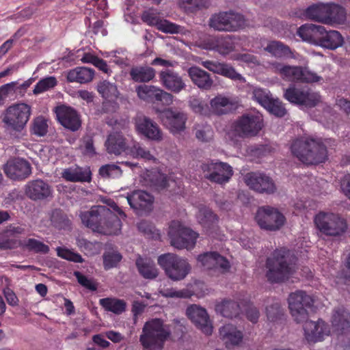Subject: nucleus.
Segmentation results:
<instances>
[{
    "instance_id": "nucleus-1",
    "label": "nucleus",
    "mask_w": 350,
    "mask_h": 350,
    "mask_svg": "<svg viewBox=\"0 0 350 350\" xmlns=\"http://www.w3.org/2000/svg\"><path fill=\"white\" fill-rule=\"evenodd\" d=\"M82 223L93 231L111 235L120 232L122 227L120 219L105 206H94L90 211L80 214Z\"/></svg>"
},
{
    "instance_id": "nucleus-2",
    "label": "nucleus",
    "mask_w": 350,
    "mask_h": 350,
    "mask_svg": "<svg viewBox=\"0 0 350 350\" xmlns=\"http://www.w3.org/2000/svg\"><path fill=\"white\" fill-rule=\"evenodd\" d=\"M291 150L293 156L306 165L324 163L327 159L325 145L313 138L301 137L295 139L291 144Z\"/></svg>"
},
{
    "instance_id": "nucleus-3",
    "label": "nucleus",
    "mask_w": 350,
    "mask_h": 350,
    "mask_svg": "<svg viewBox=\"0 0 350 350\" xmlns=\"http://www.w3.org/2000/svg\"><path fill=\"white\" fill-rule=\"evenodd\" d=\"M266 277L271 283H281L288 280L293 273L292 256L285 247L275 250L266 260Z\"/></svg>"
},
{
    "instance_id": "nucleus-4",
    "label": "nucleus",
    "mask_w": 350,
    "mask_h": 350,
    "mask_svg": "<svg viewBox=\"0 0 350 350\" xmlns=\"http://www.w3.org/2000/svg\"><path fill=\"white\" fill-rule=\"evenodd\" d=\"M170 334L164 328L163 321L154 319L144 324L139 341L146 350H161Z\"/></svg>"
},
{
    "instance_id": "nucleus-5",
    "label": "nucleus",
    "mask_w": 350,
    "mask_h": 350,
    "mask_svg": "<svg viewBox=\"0 0 350 350\" xmlns=\"http://www.w3.org/2000/svg\"><path fill=\"white\" fill-rule=\"evenodd\" d=\"M304 15L308 19L324 24L342 23L346 18L345 9L334 3L313 4L305 10Z\"/></svg>"
},
{
    "instance_id": "nucleus-6",
    "label": "nucleus",
    "mask_w": 350,
    "mask_h": 350,
    "mask_svg": "<svg viewBox=\"0 0 350 350\" xmlns=\"http://www.w3.org/2000/svg\"><path fill=\"white\" fill-rule=\"evenodd\" d=\"M314 222L318 230L328 237H341L348 229L347 220L336 213L320 212L314 217Z\"/></svg>"
},
{
    "instance_id": "nucleus-7",
    "label": "nucleus",
    "mask_w": 350,
    "mask_h": 350,
    "mask_svg": "<svg viewBox=\"0 0 350 350\" xmlns=\"http://www.w3.org/2000/svg\"><path fill=\"white\" fill-rule=\"evenodd\" d=\"M31 111V107L26 103L13 104L3 113L2 122L7 129L20 133L28 122Z\"/></svg>"
},
{
    "instance_id": "nucleus-8",
    "label": "nucleus",
    "mask_w": 350,
    "mask_h": 350,
    "mask_svg": "<svg viewBox=\"0 0 350 350\" xmlns=\"http://www.w3.org/2000/svg\"><path fill=\"white\" fill-rule=\"evenodd\" d=\"M157 262L166 275L174 281L183 280L191 270L187 260L171 253L161 254L158 257Z\"/></svg>"
},
{
    "instance_id": "nucleus-9",
    "label": "nucleus",
    "mask_w": 350,
    "mask_h": 350,
    "mask_svg": "<svg viewBox=\"0 0 350 350\" xmlns=\"http://www.w3.org/2000/svg\"><path fill=\"white\" fill-rule=\"evenodd\" d=\"M288 303L292 317L297 323H300L308 319V310L312 308L314 300L306 291L298 290L289 295Z\"/></svg>"
},
{
    "instance_id": "nucleus-10",
    "label": "nucleus",
    "mask_w": 350,
    "mask_h": 350,
    "mask_svg": "<svg viewBox=\"0 0 350 350\" xmlns=\"http://www.w3.org/2000/svg\"><path fill=\"white\" fill-rule=\"evenodd\" d=\"M171 244L178 249H192L196 243L198 233L183 226L179 221H172L168 230Z\"/></svg>"
},
{
    "instance_id": "nucleus-11",
    "label": "nucleus",
    "mask_w": 350,
    "mask_h": 350,
    "mask_svg": "<svg viewBox=\"0 0 350 350\" xmlns=\"http://www.w3.org/2000/svg\"><path fill=\"white\" fill-rule=\"evenodd\" d=\"M210 27L218 31H236L245 25L244 16L233 11L219 12L212 16Z\"/></svg>"
},
{
    "instance_id": "nucleus-12",
    "label": "nucleus",
    "mask_w": 350,
    "mask_h": 350,
    "mask_svg": "<svg viewBox=\"0 0 350 350\" xmlns=\"http://www.w3.org/2000/svg\"><path fill=\"white\" fill-rule=\"evenodd\" d=\"M274 68L285 81L300 83H314L319 81L321 79V77L315 72H312L306 68L301 66H292L277 63Z\"/></svg>"
},
{
    "instance_id": "nucleus-13",
    "label": "nucleus",
    "mask_w": 350,
    "mask_h": 350,
    "mask_svg": "<svg viewBox=\"0 0 350 350\" xmlns=\"http://www.w3.org/2000/svg\"><path fill=\"white\" fill-rule=\"evenodd\" d=\"M284 97L291 103L312 107L320 102V95L308 88L291 85L284 92Z\"/></svg>"
},
{
    "instance_id": "nucleus-14",
    "label": "nucleus",
    "mask_w": 350,
    "mask_h": 350,
    "mask_svg": "<svg viewBox=\"0 0 350 350\" xmlns=\"http://www.w3.org/2000/svg\"><path fill=\"white\" fill-rule=\"evenodd\" d=\"M262 127V117L254 113L243 114L233 123L234 131L241 137L256 136Z\"/></svg>"
},
{
    "instance_id": "nucleus-15",
    "label": "nucleus",
    "mask_w": 350,
    "mask_h": 350,
    "mask_svg": "<svg viewBox=\"0 0 350 350\" xmlns=\"http://www.w3.org/2000/svg\"><path fill=\"white\" fill-rule=\"evenodd\" d=\"M255 219L262 229L274 231L279 230L284 224V216L277 208L269 206L260 207Z\"/></svg>"
},
{
    "instance_id": "nucleus-16",
    "label": "nucleus",
    "mask_w": 350,
    "mask_h": 350,
    "mask_svg": "<svg viewBox=\"0 0 350 350\" xmlns=\"http://www.w3.org/2000/svg\"><path fill=\"white\" fill-rule=\"evenodd\" d=\"M204 172L209 174L205 177L212 183L220 185L228 183L233 175L232 167L227 163L218 161L208 162L201 166Z\"/></svg>"
},
{
    "instance_id": "nucleus-17",
    "label": "nucleus",
    "mask_w": 350,
    "mask_h": 350,
    "mask_svg": "<svg viewBox=\"0 0 350 350\" xmlns=\"http://www.w3.org/2000/svg\"><path fill=\"white\" fill-rule=\"evenodd\" d=\"M18 247L36 254H46L50 250L49 245L33 238H29L23 241L17 239H0L1 250H13Z\"/></svg>"
},
{
    "instance_id": "nucleus-18",
    "label": "nucleus",
    "mask_w": 350,
    "mask_h": 350,
    "mask_svg": "<svg viewBox=\"0 0 350 350\" xmlns=\"http://www.w3.org/2000/svg\"><path fill=\"white\" fill-rule=\"evenodd\" d=\"M136 132L144 137L154 142H160L163 139V133L158 124L150 118L138 114L134 118Z\"/></svg>"
},
{
    "instance_id": "nucleus-19",
    "label": "nucleus",
    "mask_w": 350,
    "mask_h": 350,
    "mask_svg": "<svg viewBox=\"0 0 350 350\" xmlns=\"http://www.w3.org/2000/svg\"><path fill=\"white\" fill-rule=\"evenodd\" d=\"M138 97L145 101H154L164 105H170L174 100V96L154 85H140L136 88Z\"/></svg>"
},
{
    "instance_id": "nucleus-20",
    "label": "nucleus",
    "mask_w": 350,
    "mask_h": 350,
    "mask_svg": "<svg viewBox=\"0 0 350 350\" xmlns=\"http://www.w3.org/2000/svg\"><path fill=\"white\" fill-rule=\"evenodd\" d=\"M332 329L338 336L349 339L350 336V312L343 306L335 307L331 316Z\"/></svg>"
},
{
    "instance_id": "nucleus-21",
    "label": "nucleus",
    "mask_w": 350,
    "mask_h": 350,
    "mask_svg": "<svg viewBox=\"0 0 350 350\" xmlns=\"http://www.w3.org/2000/svg\"><path fill=\"white\" fill-rule=\"evenodd\" d=\"M245 183L250 189L259 193L273 194L276 191L273 179L264 173H247L245 176Z\"/></svg>"
},
{
    "instance_id": "nucleus-22",
    "label": "nucleus",
    "mask_w": 350,
    "mask_h": 350,
    "mask_svg": "<svg viewBox=\"0 0 350 350\" xmlns=\"http://www.w3.org/2000/svg\"><path fill=\"white\" fill-rule=\"evenodd\" d=\"M5 175L14 180H22L27 178L31 173L30 163L24 159L14 158L9 159L3 165Z\"/></svg>"
},
{
    "instance_id": "nucleus-23",
    "label": "nucleus",
    "mask_w": 350,
    "mask_h": 350,
    "mask_svg": "<svg viewBox=\"0 0 350 350\" xmlns=\"http://www.w3.org/2000/svg\"><path fill=\"white\" fill-rule=\"evenodd\" d=\"M58 122L66 129L72 131H76L81 126L80 116L72 107L61 105L55 109Z\"/></svg>"
},
{
    "instance_id": "nucleus-24",
    "label": "nucleus",
    "mask_w": 350,
    "mask_h": 350,
    "mask_svg": "<svg viewBox=\"0 0 350 350\" xmlns=\"http://www.w3.org/2000/svg\"><path fill=\"white\" fill-rule=\"evenodd\" d=\"M188 318L206 335H211L213 326L206 310L196 304L189 306L186 310Z\"/></svg>"
},
{
    "instance_id": "nucleus-25",
    "label": "nucleus",
    "mask_w": 350,
    "mask_h": 350,
    "mask_svg": "<svg viewBox=\"0 0 350 350\" xmlns=\"http://www.w3.org/2000/svg\"><path fill=\"white\" fill-rule=\"evenodd\" d=\"M304 325V335L309 343H315L322 341L325 336L330 334V329L328 325L321 319L317 321H306Z\"/></svg>"
},
{
    "instance_id": "nucleus-26",
    "label": "nucleus",
    "mask_w": 350,
    "mask_h": 350,
    "mask_svg": "<svg viewBox=\"0 0 350 350\" xmlns=\"http://www.w3.org/2000/svg\"><path fill=\"white\" fill-rule=\"evenodd\" d=\"M105 146L109 154L119 156L122 154H128L130 144L129 139L122 132L113 131L108 135Z\"/></svg>"
},
{
    "instance_id": "nucleus-27",
    "label": "nucleus",
    "mask_w": 350,
    "mask_h": 350,
    "mask_svg": "<svg viewBox=\"0 0 350 350\" xmlns=\"http://www.w3.org/2000/svg\"><path fill=\"white\" fill-rule=\"evenodd\" d=\"M159 82L168 91L178 94L185 89L186 85L182 77L171 69H165L159 73Z\"/></svg>"
},
{
    "instance_id": "nucleus-28",
    "label": "nucleus",
    "mask_w": 350,
    "mask_h": 350,
    "mask_svg": "<svg viewBox=\"0 0 350 350\" xmlns=\"http://www.w3.org/2000/svg\"><path fill=\"white\" fill-rule=\"evenodd\" d=\"M198 260L206 269H220L221 273L228 272L230 268L229 261L217 252H208L200 254Z\"/></svg>"
},
{
    "instance_id": "nucleus-29",
    "label": "nucleus",
    "mask_w": 350,
    "mask_h": 350,
    "mask_svg": "<svg viewBox=\"0 0 350 350\" xmlns=\"http://www.w3.org/2000/svg\"><path fill=\"white\" fill-rule=\"evenodd\" d=\"M126 199L130 206L136 211L146 213L152 208L154 198L146 191H134L128 194Z\"/></svg>"
},
{
    "instance_id": "nucleus-30",
    "label": "nucleus",
    "mask_w": 350,
    "mask_h": 350,
    "mask_svg": "<svg viewBox=\"0 0 350 350\" xmlns=\"http://www.w3.org/2000/svg\"><path fill=\"white\" fill-rule=\"evenodd\" d=\"M25 193L33 200H44L51 196L52 188L46 182L36 179L26 185Z\"/></svg>"
},
{
    "instance_id": "nucleus-31",
    "label": "nucleus",
    "mask_w": 350,
    "mask_h": 350,
    "mask_svg": "<svg viewBox=\"0 0 350 350\" xmlns=\"http://www.w3.org/2000/svg\"><path fill=\"white\" fill-rule=\"evenodd\" d=\"M220 339L227 348L239 345L243 340V334L232 324H226L219 328Z\"/></svg>"
},
{
    "instance_id": "nucleus-32",
    "label": "nucleus",
    "mask_w": 350,
    "mask_h": 350,
    "mask_svg": "<svg viewBox=\"0 0 350 350\" xmlns=\"http://www.w3.org/2000/svg\"><path fill=\"white\" fill-rule=\"evenodd\" d=\"M323 26L314 24H304L297 29V34L303 41L317 46Z\"/></svg>"
},
{
    "instance_id": "nucleus-33",
    "label": "nucleus",
    "mask_w": 350,
    "mask_h": 350,
    "mask_svg": "<svg viewBox=\"0 0 350 350\" xmlns=\"http://www.w3.org/2000/svg\"><path fill=\"white\" fill-rule=\"evenodd\" d=\"M191 81L201 90H210L213 84L211 75L198 66H191L188 70Z\"/></svg>"
},
{
    "instance_id": "nucleus-34",
    "label": "nucleus",
    "mask_w": 350,
    "mask_h": 350,
    "mask_svg": "<svg viewBox=\"0 0 350 350\" xmlns=\"http://www.w3.org/2000/svg\"><path fill=\"white\" fill-rule=\"evenodd\" d=\"M317 46L325 49L334 50L342 46L344 42L340 32L336 30H326L323 27Z\"/></svg>"
},
{
    "instance_id": "nucleus-35",
    "label": "nucleus",
    "mask_w": 350,
    "mask_h": 350,
    "mask_svg": "<svg viewBox=\"0 0 350 350\" xmlns=\"http://www.w3.org/2000/svg\"><path fill=\"white\" fill-rule=\"evenodd\" d=\"M166 123L173 134L183 131L187 120V115L180 111L168 109L165 111Z\"/></svg>"
},
{
    "instance_id": "nucleus-36",
    "label": "nucleus",
    "mask_w": 350,
    "mask_h": 350,
    "mask_svg": "<svg viewBox=\"0 0 350 350\" xmlns=\"http://www.w3.org/2000/svg\"><path fill=\"white\" fill-rule=\"evenodd\" d=\"M156 75V70L148 66H133L129 71L131 79L136 83H148L152 81Z\"/></svg>"
},
{
    "instance_id": "nucleus-37",
    "label": "nucleus",
    "mask_w": 350,
    "mask_h": 350,
    "mask_svg": "<svg viewBox=\"0 0 350 350\" xmlns=\"http://www.w3.org/2000/svg\"><path fill=\"white\" fill-rule=\"evenodd\" d=\"M94 70L88 67H77L70 70L67 75L69 82L86 83L90 82L94 77Z\"/></svg>"
},
{
    "instance_id": "nucleus-38",
    "label": "nucleus",
    "mask_w": 350,
    "mask_h": 350,
    "mask_svg": "<svg viewBox=\"0 0 350 350\" xmlns=\"http://www.w3.org/2000/svg\"><path fill=\"white\" fill-rule=\"evenodd\" d=\"M215 310L226 318L232 319L239 315L241 309L238 302L231 299H224L215 306Z\"/></svg>"
},
{
    "instance_id": "nucleus-39",
    "label": "nucleus",
    "mask_w": 350,
    "mask_h": 350,
    "mask_svg": "<svg viewBox=\"0 0 350 350\" xmlns=\"http://www.w3.org/2000/svg\"><path fill=\"white\" fill-rule=\"evenodd\" d=\"M135 265L139 274L146 279L152 280L158 276V269L151 260L139 256Z\"/></svg>"
},
{
    "instance_id": "nucleus-40",
    "label": "nucleus",
    "mask_w": 350,
    "mask_h": 350,
    "mask_svg": "<svg viewBox=\"0 0 350 350\" xmlns=\"http://www.w3.org/2000/svg\"><path fill=\"white\" fill-rule=\"evenodd\" d=\"M211 111L217 115L226 114L233 107L232 102L227 97L218 95L210 101Z\"/></svg>"
},
{
    "instance_id": "nucleus-41",
    "label": "nucleus",
    "mask_w": 350,
    "mask_h": 350,
    "mask_svg": "<svg viewBox=\"0 0 350 350\" xmlns=\"http://www.w3.org/2000/svg\"><path fill=\"white\" fill-rule=\"evenodd\" d=\"M62 177L70 182H90L91 172L81 167L67 168L64 170Z\"/></svg>"
},
{
    "instance_id": "nucleus-42",
    "label": "nucleus",
    "mask_w": 350,
    "mask_h": 350,
    "mask_svg": "<svg viewBox=\"0 0 350 350\" xmlns=\"http://www.w3.org/2000/svg\"><path fill=\"white\" fill-rule=\"evenodd\" d=\"M99 304L107 312L120 314L126 310V303L116 297H106L99 299Z\"/></svg>"
},
{
    "instance_id": "nucleus-43",
    "label": "nucleus",
    "mask_w": 350,
    "mask_h": 350,
    "mask_svg": "<svg viewBox=\"0 0 350 350\" xmlns=\"http://www.w3.org/2000/svg\"><path fill=\"white\" fill-rule=\"evenodd\" d=\"M265 50L277 58L289 57L293 55V52L288 45L277 40L270 41Z\"/></svg>"
},
{
    "instance_id": "nucleus-44",
    "label": "nucleus",
    "mask_w": 350,
    "mask_h": 350,
    "mask_svg": "<svg viewBox=\"0 0 350 350\" xmlns=\"http://www.w3.org/2000/svg\"><path fill=\"white\" fill-rule=\"evenodd\" d=\"M200 224L204 228H213L218 221L217 216L208 207L203 206L199 209L197 215Z\"/></svg>"
},
{
    "instance_id": "nucleus-45",
    "label": "nucleus",
    "mask_w": 350,
    "mask_h": 350,
    "mask_svg": "<svg viewBox=\"0 0 350 350\" xmlns=\"http://www.w3.org/2000/svg\"><path fill=\"white\" fill-rule=\"evenodd\" d=\"M97 91L105 100H113L118 96V90L116 85L106 80L98 83Z\"/></svg>"
},
{
    "instance_id": "nucleus-46",
    "label": "nucleus",
    "mask_w": 350,
    "mask_h": 350,
    "mask_svg": "<svg viewBox=\"0 0 350 350\" xmlns=\"http://www.w3.org/2000/svg\"><path fill=\"white\" fill-rule=\"evenodd\" d=\"M127 154H130L133 158L142 159L145 161L154 160V157L150 153V151L139 142H134L130 145Z\"/></svg>"
},
{
    "instance_id": "nucleus-47",
    "label": "nucleus",
    "mask_w": 350,
    "mask_h": 350,
    "mask_svg": "<svg viewBox=\"0 0 350 350\" xmlns=\"http://www.w3.org/2000/svg\"><path fill=\"white\" fill-rule=\"evenodd\" d=\"M98 173L103 178H118L122 175V170L115 163H108L102 165L99 168Z\"/></svg>"
},
{
    "instance_id": "nucleus-48",
    "label": "nucleus",
    "mask_w": 350,
    "mask_h": 350,
    "mask_svg": "<svg viewBox=\"0 0 350 350\" xmlns=\"http://www.w3.org/2000/svg\"><path fill=\"white\" fill-rule=\"evenodd\" d=\"M52 224L58 229H66L70 226V221L61 209H55L51 214Z\"/></svg>"
},
{
    "instance_id": "nucleus-49",
    "label": "nucleus",
    "mask_w": 350,
    "mask_h": 350,
    "mask_svg": "<svg viewBox=\"0 0 350 350\" xmlns=\"http://www.w3.org/2000/svg\"><path fill=\"white\" fill-rule=\"evenodd\" d=\"M138 230L148 238L159 239L160 238L159 231L155 228L154 225L146 220H142L137 224Z\"/></svg>"
},
{
    "instance_id": "nucleus-50",
    "label": "nucleus",
    "mask_w": 350,
    "mask_h": 350,
    "mask_svg": "<svg viewBox=\"0 0 350 350\" xmlns=\"http://www.w3.org/2000/svg\"><path fill=\"white\" fill-rule=\"evenodd\" d=\"M57 81L55 77H47L40 79L35 85L33 92L39 94L56 86Z\"/></svg>"
},
{
    "instance_id": "nucleus-51",
    "label": "nucleus",
    "mask_w": 350,
    "mask_h": 350,
    "mask_svg": "<svg viewBox=\"0 0 350 350\" xmlns=\"http://www.w3.org/2000/svg\"><path fill=\"white\" fill-rule=\"evenodd\" d=\"M214 131L211 125H198L196 128V137L202 142H209L213 138Z\"/></svg>"
},
{
    "instance_id": "nucleus-52",
    "label": "nucleus",
    "mask_w": 350,
    "mask_h": 350,
    "mask_svg": "<svg viewBox=\"0 0 350 350\" xmlns=\"http://www.w3.org/2000/svg\"><path fill=\"white\" fill-rule=\"evenodd\" d=\"M271 114L282 118L284 117L286 113V109L284 106V104L278 98H273L270 103L265 107Z\"/></svg>"
},
{
    "instance_id": "nucleus-53",
    "label": "nucleus",
    "mask_w": 350,
    "mask_h": 350,
    "mask_svg": "<svg viewBox=\"0 0 350 350\" xmlns=\"http://www.w3.org/2000/svg\"><path fill=\"white\" fill-rule=\"evenodd\" d=\"M219 68L218 75H221L234 81H245L242 75L238 73L232 66L228 64L221 63Z\"/></svg>"
},
{
    "instance_id": "nucleus-54",
    "label": "nucleus",
    "mask_w": 350,
    "mask_h": 350,
    "mask_svg": "<svg viewBox=\"0 0 350 350\" xmlns=\"http://www.w3.org/2000/svg\"><path fill=\"white\" fill-rule=\"evenodd\" d=\"M122 255L116 252H107L103 254V266L105 270H109L117 266L122 260Z\"/></svg>"
},
{
    "instance_id": "nucleus-55",
    "label": "nucleus",
    "mask_w": 350,
    "mask_h": 350,
    "mask_svg": "<svg viewBox=\"0 0 350 350\" xmlns=\"http://www.w3.org/2000/svg\"><path fill=\"white\" fill-rule=\"evenodd\" d=\"M234 49V42L231 36L219 37L217 52L222 55H226Z\"/></svg>"
},
{
    "instance_id": "nucleus-56",
    "label": "nucleus",
    "mask_w": 350,
    "mask_h": 350,
    "mask_svg": "<svg viewBox=\"0 0 350 350\" xmlns=\"http://www.w3.org/2000/svg\"><path fill=\"white\" fill-rule=\"evenodd\" d=\"M57 254L59 257L71 262H83L84 261L79 254L74 252L67 248L58 247L57 248Z\"/></svg>"
},
{
    "instance_id": "nucleus-57",
    "label": "nucleus",
    "mask_w": 350,
    "mask_h": 350,
    "mask_svg": "<svg viewBox=\"0 0 350 350\" xmlns=\"http://www.w3.org/2000/svg\"><path fill=\"white\" fill-rule=\"evenodd\" d=\"M253 97L263 107H265L270 103L273 98L269 91L262 88H256L253 91Z\"/></svg>"
},
{
    "instance_id": "nucleus-58",
    "label": "nucleus",
    "mask_w": 350,
    "mask_h": 350,
    "mask_svg": "<svg viewBox=\"0 0 350 350\" xmlns=\"http://www.w3.org/2000/svg\"><path fill=\"white\" fill-rule=\"evenodd\" d=\"M25 231V230L23 225L10 224L3 230L2 234L0 235V239H11L10 237L24 234Z\"/></svg>"
},
{
    "instance_id": "nucleus-59",
    "label": "nucleus",
    "mask_w": 350,
    "mask_h": 350,
    "mask_svg": "<svg viewBox=\"0 0 350 350\" xmlns=\"http://www.w3.org/2000/svg\"><path fill=\"white\" fill-rule=\"evenodd\" d=\"M142 21L150 26L157 27L161 18L158 13L153 9H149L142 12L141 16Z\"/></svg>"
},
{
    "instance_id": "nucleus-60",
    "label": "nucleus",
    "mask_w": 350,
    "mask_h": 350,
    "mask_svg": "<svg viewBox=\"0 0 350 350\" xmlns=\"http://www.w3.org/2000/svg\"><path fill=\"white\" fill-rule=\"evenodd\" d=\"M157 29L165 33H178L180 31L181 26L167 20L161 19Z\"/></svg>"
},
{
    "instance_id": "nucleus-61",
    "label": "nucleus",
    "mask_w": 350,
    "mask_h": 350,
    "mask_svg": "<svg viewBox=\"0 0 350 350\" xmlns=\"http://www.w3.org/2000/svg\"><path fill=\"white\" fill-rule=\"evenodd\" d=\"M267 319L270 321H275L283 314L282 308L278 302H275L266 308Z\"/></svg>"
},
{
    "instance_id": "nucleus-62",
    "label": "nucleus",
    "mask_w": 350,
    "mask_h": 350,
    "mask_svg": "<svg viewBox=\"0 0 350 350\" xmlns=\"http://www.w3.org/2000/svg\"><path fill=\"white\" fill-rule=\"evenodd\" d=\"M74 275L77 279L78 282L83 287L92 291H95L97 290V284L92 279L88 278L81 272L78 271H75Z\"/></svg>"
},
{
    "instance_id": "nucleus-63",
    "label": "nucleus",
    "mask_w": 350,
    "mask_h": 350,
    "mask_svg": "<svg viewBox=\"0 0 350 350\" xmlns=\"http://www.w3.org/2000/svg\"><path fill=\"white\" fill-rule=\"evenodd\" d=\"M48 125L43 118H38L33 125V133L38 136H44L47 133Z\"/></svg>"
},
{
    "instance_id": "nucleus-64",
    "label": "nucleus",
    "mask_w": 350,
    "mask_h": 350,
    "mask_svg": "<svg viewBox=\"0 0 350 350\" xmlns=\"http://www.w3.org/2000/svg\"><path fill=\"white\" fill-rule=\"evenodd\" d=\"M161 295L165 297H187L188 292L187 291H176L174 288L163 289L161 291Z\"/></svg>"
}]
</instances>
